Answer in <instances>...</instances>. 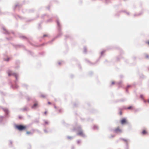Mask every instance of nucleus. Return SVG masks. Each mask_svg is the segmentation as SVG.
<instances>
[{
  "instance_id": "f257e3e1",
  "label": "nucleus",
  "mask_w": 149,
  "mask_h": 149,
  "mask_svg": "<svg viewBox=\"0 0 149 149\" xmlns=\"http://www.w3.org/2000/svg\"><path fill=\"white\" fill-rule=\"evenodd\" d=\"M16 128L18 130L22 131L25 130L26 128V127L25 126L20 125H16Z\"/></svg>"
},
{
  "instance_id": "f03ea898",
  "label": "nucleus",
  "mask_w": 149,
  "mask_h": 149,
  "mask_svg": "<svg viewBox=\"0 0 149 149\" xmlns=\"http://www.w3.org/2000/svg\"><path fill=\"white\" fill-rule=\"evenodd\" d=\"M7 73L9 76L13 75L16 78H17V75L16 73H13L10 70L8 71Z\"/></svg>"
},
{
  "instance_id": "7ed1b4c3",
  "label": "nucleus",
  "mask_w": 149,
  "mask_h": 149,
  "mask_svg": "<svg viewBox=\"0 0 149 149\" xmlns=\"http://www.w3.org/2000/svg\"><path fill=\"white\" fill-rule=\"evenodd\" d=\"M114 131L116 133H121L122 130L119 127H118L114 129Z\"/></svg>"
},
{
  "instance_id": "20e7f679",
  "label": "nucleus",
  "mask_w": 149,
  "mask_h": 149,
  "mask_svg": "<svg viewBox=\"0 0 149 149\" xmlns=\"http://www.w3.org/2000/svg\"><path fill=\"white\" fill-rule=\"evenodd\" d=\"M121 123L122 124H124L127 123V120L125 118H123L120 121Z\"/></svg>"
},
{
  "instance_id": "39448f33",
  "label": "nucleus",
  "mask_w": 149,
  "mask_h": 149,
  "mask_svg": "<svg viewBox=\"0 0 149 149\" xmlns=\"http://www.w3.org/2000/svg\"><path fill=\"white\" fill-rule=\"evenodd\" d=\"M78 135L81 136H83L84 135V134L83 133V132L82 131H79L77 134Z\"/></svg>"
},
{
  "instance_id": "423d86ee",
  "label": "nucleus",
  "mask_w": 149,
  "mask_h": 149,
  "mask_svg": "<svg viewBox=\"0 0 149 149\" xmlns=\"http://www.w3.org/2000/svg\"><path fill=\"white\" fill-rule=\"evenodd\" d=\"M38 104L37 102H36L34 103L33 105L32 106V108H34L38 107Z\"/></svg>"
},
{
  "instance_id": "0eeeda50",
  "label": "nucleus",
  "mask_w": 149,
  "mask_h": 149,
  "mask_svg": "<svg viewBox=\"0 0 149 149\" xmlns=\"http://www.w3.org/2000/svg\"><path fill=\"white\" fill-rule=\"evenodd\" d=\"M142 133L143 135L146 134H147V132L146 130H143Z\"/></svg>"
},
{
  "instance_id": "6e6552de",
  "label": "nucleus",
  "mask_w": 149,
  "mask_h": 149,
  "mask_svg": "<svg viewBox=\"0 0 149 149\" xmlns=\"http://www.w3.org/2000/svg\"><path fill=\"white\" fill-rule=\"evenodd\" d=\"M145 58H149V55L147 54H145Z\"/></svg>"
},
{
  "instance_id": "1a4fd4ad",
  "label": "nucleus",
  "mask_w": 149,
  "mask_h": 149,
  "mask_svg": "<svg viewBox=\"0 0 149 149\" xmlns=\"http://www.w3.org/2000/svg\"><path fill=\"white\" fill-rule=\"evenodd\" d=\"M115 83V82L114 81H112L111 82V85H113Z\"/></svg>"
},
{
  "instance_id": "9d476101",
  "label": "nucleus",
  "mask_w": 149,
  "mask_h": 149,
  "mask_svg": "<svg viewBox=\"0 0 149 149\" xmlns=\"http://www.w3.org/2000/svg\"><path fill=\"white\" fill-rule=\"evenodd\" d=\"M133 108V107L132 106H130L128 107L127 109H132Z\"/></svg>"
},
{
  "instance_id": "9b49d317",
  "label": "nucleus",
  "mask_w": 149,
  "mask_h": 149,
  "mask_svg": "<svg viewBox=\"0 0 149 149\" xmlns=\"http://www.w3.org/2000/svg\"><path fill=\"white\" fill-rule=\"evenodd\" d=\"M26 133L28 134H31V132L30 131H27Z\"/></svg>"
},
{
  "instance_id": "f8f14e48",
  "label": "nucleus",
  "mask_w": 149,
  "mask_h": 149,
  "mask_svg": "<svg viewBox=\"0 0 149 149\" xmlns=\"http://www.w3.org/2000/svg\"><path fill=\"white\" fill-rule=\"evenodd\" d=\"M9 58H7V59H4V60H5V61H9Z\"/></svg>"
},
{
  "instance_id": "ddd939ff",
  "label": "nucleus",
  "mask_w": 149,
  "mask_h": 149,
  "mask_svg": "<svg viewBox=\"0 0 149 149\" xmlns=\"http://www.w3.org/2000/svg\"><path fill=\"white\" fill-rule=\"evenodd\" d=\"M18 87V86L17 85H16L15 86V87L14 86L13 87L15 88H17Z\"/></svg>"
},
{
  "instance_id": "4468645a",
  "label": "nucleus",
  "mask_w": 149,
  "mask_h": 149,
  "mask_svg": "<svg viewBox=\"0 0 149 149\" xmlns=\"http://www.w3.org/2000/svg\"><path fill=\"white\" fill-rule=\"evenodd\" d=\"M119 113L120 115H121L122 114V112L121 111H120L119 112Z\"/></svg>"
},
{
  "instance_id": "2eb2a0df",
  "label": "nucleus",
  "mask_w": 149,
  "mask_h": 149,
  "mask_svg": "<svg viewBox=\"0 0 149 149\" xmlns=\"http://www.w3.org/2000/svg\"><path fill=\"white\" fill-rule=\"evenodd\" d=\"M44 114H47V111H45L44 112Z\"/></svg>"
},
{
  "instance_id": "dca6fc26",
  "label": "nucleus",
  "mask_w": 149,
  "mask_h": 149,
  "mask_svg": "<svg viewBox=\"0 0 149 149\" xmlns=\"http://www.w3.org/2000/svg\"><path fill=\"white\" fill-rule=\"evenodd\" d=\"M130 86H131L130 85H128L127 86V87H130Z\"/></svg>"
},
{
  "instance_id": "f3484780",
  "label": "nucleus",
  "mask_w": 149,
  "mask_h": 149,
  "mask_svg": "<svg viewBox=\"0 0 149 149\" xmlns=\"http://www.w3.org/2000/svg\"><path fill=\"white\" fill-rule=\"evenodd\" d=\"M48 104H51V102H48Z\"/></svg>"
},
{
  "instance_id": "a211bd4d",
  "label": "nucleus",
  "mask_w": 149,
  "mask_h": 149,
  "mask_svg": "<svg viewBox=\"0 0 149 149\" xmlns=\"http://www.w3.org/2000/svg\"><path fill=\"white\" fill-rule=\"evenodd\" d=\"M47 36V35H44V36H43L44 37H45V36Z\"/></svg>"
},
{
  "instance_id": "6ab92c4d",
  "label": "nucleus",
  "mask_w": 149,
  "mask_h": 149,
  "mask_svg": "<svg viewBox=\"0 0 149 149\" xmlns=\"http://www.w3.org/2000/svg\"><path fill=\"white\" fill-rule=\"evenodd\" d=\"M147 43L149 45V41L148 42H147Z\"/></svg>"
},
{
  "instance_id": "aec40b11",
  "label": "nucleus",
  "mask_w": 149,
  "mask_h": 149,
  "mask_svg": "<svg viewBox=\"0 0 149 149\" xmlns=\"http://www.w3.org/2000/svg\"><path fill=\"white\" fill-rule=\"evenodd\" d=\"M141 98H143V96H142V95H141Z\"/></svg>"
},
{
  "instance_id": "412c9836",
  "label": "nucleus",
  "mask_w": 149,
  "mask_h": 149,
  "mask_svg": "<svg viewBox=\"0 0 149 149\" xmlns=\"http://www.w3.org/2000/svg\"><path fill=\"white\" fill-rule=\"evenodd\" d=\"M148 103H149V100H148Z\"/></svg>"
}]
</instances>
